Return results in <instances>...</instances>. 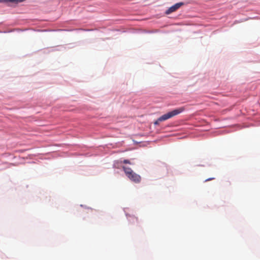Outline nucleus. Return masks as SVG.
<instances>
[{"label": "nucleus", "mask_w": 260, "mask_h": 260, "mask_svg": "<svg viewBox=\"0 0 260 260\" xmlns=\"http://www.w3.org/2000/svg\"><path fill=\"white\" fill-rule=\"evenodd\" d=\"M185 108L184 107H181L175 109L159 117L154 122V124L155 125H158L160 122L168 120V119L171 118L183 112Z\"/></svg>", "instance_id": "nucleus-1"}, {"label": "nucleus", "mask_w": 260, "mask_h": 260, "mask_svg": "<svg viewBox=\"0 0 260 260\" xmlns=\"http://www.w3.org/2000/svg\"><path fill=\"white\" fill-rule=\"evenodd\" d=\"M122 169L123 170L127 177L132 181L139 183L141 180V176L134 172L131 168L123 166Z\"/></svg>", "instance_id": "nucleus-2"}, {"label": "nucleus", "mask_w": 260, "mask_h": 260, "mask_svg": "<svg viewBox=\"0 0 260 260\" xmlns=\"http://www.w3.org/2000/svg\"><path fill=\"white\" fill-rule=\"evenodd\" d=\"M184 5V3L180 2L175 4L173 6L170 7L166 11V14L168 15L174 12L177 11L179 8H180L181 6Z\"/></svg>", "instance_id": "nucleus-3"}, {"label": "nucleus", "mask_w": 260, "mask_h": 260, "mask_svg": "<svg viewBox=\"0 0 260 260\" xmlns=\"http://www.w3.org/2000/svg\"><path fill=\"white\" fill-rule=\"evenodd\" d=\"M22 0H0V2L1 3H2V2H5V3H8V2H22Z\"/></svg>", "instance_id": "nucleus-4"}, {"label": "nucleus", "mask_w": 260, "mask_h": 260, "mask_svg": "<svg viewBox=\"0 0 260 260\" xmlns=\"http://www.w3.org/2000/svg\"><path fill=\"white\" fill-rule=\"evenodd\" d=\"M214 178H208V179H207L205 180V181H210V180H213Z\"/></svg>", "instance_id": "nucleus-6"}, {"label": "nucleus", "mask_w": 260, "mask_h": 260, "mask_svg": "<svg viewBox=\"0 0 260 260\" xmlns=\"http://www.w3.org/2000/svg\"><path fill=\"white\" fill-rule=\"evenodd\" d=\"M132 218H133V219H136L137 221L138 220L137 218H136V217H133Z\"/></svg>", "instance_id": "nucleus-7"}, {"label": "nucleus", "mask_w": 260, "mask_h": 260, "mask_svg": "<svg viewBox=\"0 0 260 260\" xmlns=\"http://www.w3.org/2000/svg\"><path fill=\"white\" fill-rule=\"evenodd\" d=\"M121 162H123L124 164H128L131 165L132 163L130 162V161L128 159H124L123 161H121Z\"/></svg>", "instance_id": "nucleus-5"}]
</instances>
